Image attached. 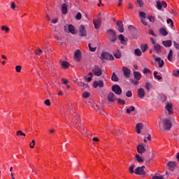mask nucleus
<instances>
[{"label": "nucleus", "instance_id": "obj_61", "mask_svg": "<svg viewBox=\"0 0 179 179\" xmlns=\"http://www.w3.org/2000/svg\"><path fill=\"white\" fill-rule=\"evenodd\" d=\"M145 137L146 139H148V141H151L152 139V136L150 134H148Z\"/></svg>", "mask_w": 179, "mask_h": 179}, {"label": "nucleus", "instance_id": "obj_46", "mask_svg": "<svg viewBox=\"0 0 179 179\" xmlns=\"http://www.w3.org/2000/svg\"><path fill=\"white\" fill-rule=\"evenodd\" d=\"M116 100L119 104H125V101H124L123 99L118 98L116 99Z\"/></svg>", "mask_w": 179, "mask_h": 179}, {"label": "nucleus", "instance_id": "obj_29", "mask_svg": "<svg viewBox=\"0 0 179 179\" xmlns=\"http://www.w3.org/2000/svg\"><path fill=\"white\" fill-rule=\"evenodd\" d=\"M145 88L146 89V90H148V92H150V89L152 88V83L146 82Z\"/></svg>", "mask_w": 179, "mask_h": 179}, {"label": "nucleus", "instance_id": "obj_12", "mask_svg": "<svg viewBox=\"0 0 179 179\" xmlns=\"http://www.w3.org/2000/svg\"><path fill=\"white\" fill-rule=\"evenodd\" d=\"M93 23L95 29H100V26H101V19L98 18L97 20H94Z\"/></svg>", "mask_w": 179, "mask_h": 179}, {"label": "nucleus", "instance_id": "obj_28", "mask_svg": "<svg viewBox=\"0 0 179 179\" xmlns=\"http://www.w3.org/2000/svg\"><path fill=\"white\" fill-rule=\"evenodd\" d=\"M136 160H137L138 163H143L145 162L143 157H140L139 155H136Z\"/></svg>", "mask_w": 179, "mask_h": 179}, {"label": "nucleus", "instance_id": "obj_11", "mask_svg": "<svg viewBox=\"0 0 179 179\" xmlns=\"http://www.w3.org/2000/svg\"><path fill=\"white\" fill-rule=\"evenodd\" d=\"M117 100V98L115 97V94L113 92H110L108 94V101H110V103H114Z\"/></svg>", "mask_w": 179, "mask_h": 179}, {"label": "nucleus", "instance_id": "obj_52", "mask_svg": "<svg viewBox=\"0 0 179 179\" xmlns=\"http://www.w3.org/2000/svg\"><path fill=\"white\" fill-rule=\"evenodd\" d=\"M1 30L8 32V31H9V27H6L5 25L2 26L1 27Z\"/></svg>", "mask_w": 179, "mask_h": 179}, {"label": "nucleus", "instance_id": "obj_7", "mask_svg": "<svg viewBox=\"0 0 179 179\" xmlns=\"http://www.w3.org/2000/svg\"><path fill=\"white\" fill-rule=\"evenodd\" d=\"M112 90L115 93V94H122V90L121 89V87L118 85H115L112 87Z\"/></svg>", "mask_w": 179, "mask_h": 179}, {"label": "nucleus", "instance_id": "obj_37", "mask_svg": "<svg viewBox=\"0 0 179 179\" xmlns=\"http://www.w3.org/2000/svg\"><path fill=\"white\" fill-rule=\"evenodd\" d=\"M154 78L157 79V80H162V76H157V71L154 72Z\"/></svg>", "mask_w": 179, "mask_h": 179}, {"label": "nucleus", "instance_id": "obj_38", "mask_svg": "<svg viewBox=\"0 0 179 179\" xmlns=\"http://www.w3.org/2000/svg\"><path fill=\"white\" fill-rule=\"evenodd\" d=\"M88 47H89L90 51H91V52H94L97 48L96 47H94V48L92 47V44H90V43H89Z\"/></svg>", "mask_w": 179, "mask_h": 179}, {"label": "nucleus", "instance_id": "obj_47", "mask_svg": "<svg viewBox=\"0 0 179 179\" xmlns=\"http://www.w3.org/2000/svg\"><path fill=\"white\" fill-rule=\"evenodd\" d=\"M76 19L77 20H80V19H82V13H78L77 15H76Z\"/></svg>", "mask_w": 179, "mask_h": 179}, {"label": "nucleus", "instance_id": "obj_21", "mask_svg": "<svg viewBox=\"0 0 179 179\" xmlns=\"http://www.w3.org/2000/svg\"><path fill=\"white\" fill-rule=\"evenodd\" d=\"M133 75L136 80H141V78H142V74H141V73H139L138 71H134L133 73Z\"/></svg>", "mask_w": 179, "mask_h": 179}, {"label": "nucleus", "instance_id": "obj_14", "mask_svg": "<svg viewBox=\"0 0 179 179\" xmlns=\"http://www.w3.org/2000/svg\"><path fill=\"white\" fill-rule=\"evenodd\" d=\"M94 87L96 89V87H103L104 86V83L103 80L94 81L93 83Z\"/></svg>", "mask_w": 179, "mask_h": 179}, {"label": "nucleus", "instance_id": "obj_31", "mask_svg": "<svg viewBox=\"0 0 179 179\" xmlns=\"http://www.w3.org/2000/svg\"><path fill=\"white\" fill-rule=\"evenodd\" d=\"M111 80H113V82H118V76H117V74H115V73H113Z\"/></svg>", "mask_w": 179, "mask_h": 179}, {"label": "nucleus", "instance_id": "obj_26", "mask_svg": "<svg viewBox=\"0 0 179 179\" xmlns=\"http://www.w3.org/2000/svg\"><path fill=\"white\" fill-rule=\"evenodd\" d=\"M113 55H114L115 58L120 59V58H121V52H120V50H117L113 52Z\"/></svg>", "mask_w": 179, "mask_h": 179}, {"label": "nucleus", "instance_id": "obj_57", "mask_svg": "<svg viewBox=\"0 0 179 179\" xmlns=\"http://www.w3.org/2000/svg\"><path fill=\"white\" fill-rule=\"evenodd\" d=\"M31 143H33V145H31ZM31 143H30L29 146L31 149L34 148V145H36V141L34 140H32Z\"/></svg>", "mask_w": 179, "mask_h": 179}, {"label": "nucleus", "instance_id": "obj_64", "mask_svg": "<svg viewBox=\"0 0 179 179\" xmlns=\"http://www.w3.org/2000/svg\"><path fill=\"white\" fill-rule=\"evenodd\" d=\"M162 7L167 8V3H166V1H163L162 2Z\"/></svg>", "mask_w": 179, "mask_h": 179}, {"label": "nucleus", "instance_id": "obj_53", "mask_svg": "<svg viewBox=\"0 0 179 179\" xmlns=\"http://www.w3.org/2000/svg\"><path fill=\"white\" fill-rule=\"evenodd\" d=\"M173 75V76H176V78L178 77L179 76V70H176V71L174 70Z\"/></svg>", "mask_w": 179, "mask_h": 179}, {"label": "nucleus", "instance_id": "obj_34", "mask_svg": "<svg viewBox=\"0 0 179 179\" xmlns=\"http://www.w3.org/2000/svg\"><path fill=\"white\" fill-rule=\"evenodd\" d=\"M135 169V165L131 164L129 168V171L130 173V174H134V173H135V171H134V169Z\"/></svg>", "mask_w": 179, "mask_h": 179}, {"label": "nucleus", "instance_id": "obj_10", "mask_svg": "<svg viewBox=\"0 0 179 179\" xmlns=\"http://www.w3.org/2000/svg\"><path fill=\"white\" fill-rule=\"evenodd\" d=\"M79 31H80V36L81 37H86L87 33L86 32V29H85L84 25H80V26Z\"/></svg>", "mask_w": 179, "mask_h": 179}, {"label": "nucleus", "instance_id": "obj_17", "mask_svg": "<svg viewBox=\"0 0 179 179\" xmlns=\"http://www.w3.org/2000/svg\"><path fill=\"white\" fill-rule=\"evenodd\" d=\"M122 71L126 78H129V75H131V70L124 66L122 68Z\"/></svg>", "mask_w": 179, "mask_h": 179}, {"label": "nucleus", "instance_id": "obj_55", "mask_svg": "<svg viewBox=\"0 0 179 179\" xmlns=\"http://www.w3.org/2000/svg\"><path fill=\"white\" fill-rule=\"evenodd\" d=\"M141 22H142L143 24H144L145 26H148V22H146V18H141Z\"/></svg>", "mask_w": 179, "mask_h": 179}, {"label": "nucleus", "instance_id": "obj_20", "mask_svg": "<svg viewBox=\"0 0 179 179\" xmlns=\"http://www.w3.org/2000/svg\"><path fill=\"white\" fill-rule=\"evenodd\" d=\"M166 110L169 112V115H171L173 114V105H171V103H167Z\"/></svg>", "mask_w": 179, "mask_h": 179}, {"label": "nucleus", "instance_id": "obj_22", "mask_svg": "<svg viewBox=\"0 0 179 179\" xmlns=\"http://www.w3.org/2000/svg\"><path fill=\"white\" fill-rule=\"evenodd\" d=\"M118 40H120L121 44H127V39L124 37V35L120 34L118 36Z\"/></svg>", "mask_w": 179, "mask_h": 179}, {"label": "nucleus", "instance_id": "obj_6", "mask_svg": "<svg viewBox=\"0 0 179 179\" xmlns=\"http://www.w3.org/2000/svg\"><path fill=\"white\" fill-rule=\"evenodd\" d=\"M101 57L102 58H103L104 59H107L108 61H114V56L107 52H104L103 53H102Z\"/></svg>", "mask_w": 179, "mask_h": 179}, {"label": "nucleus", "instance_id": "obj_2", "mask_svg": "<svg viewBox=\"0 0 179 179\" xmlns=\"http://www.w3.org/2000/svg\"><path fill=\"white\" fill-rule=\"evenodd\" d=\"M107 33L108 34V38L110 43H115V41L117 40V33H115V31L113 29H108Z\"/></svg>", "mask_w": 179, "mask_h": 179}, {"label": "nucleus", "instance_id": "obj_9", "mask_svg": "<svg viewBox=\"0 0 179 179\" xmlns=\"http://www.w3.org/2000/svg\"><path fill=\"white\" fill-rule=\"evenodd\" d=\"M82 52L79 50H77L74 52V59L76 61V62L80 61V58H82Z\"/></svg>", "mask_w": 179, "mask_h": 179}, {"label": "nucleus", "instance_id": "obj_15", "mask_svg": "<svg viewBox=\"0 0 179 179\" xmlns=\"http://www.w3.org/2000/svg\"><path fill=\"white\" fill-rule=\"evenodd\" d=\"M116 24L120 33H124V24L122 22V21H117Z\"/></svg>", "mask_w": 179, "mask_h": 179}, {"label": "nucleus", "instance_id": "obj_50", "mask_svg": "<svg viewBox=\"0 0 179 179\" xmlns=\"http://www.w3.org/2000/svg\"><path fill=\"white\" fill-rule=\"evenodd\" d=\"M149 34L153 36L154 37H157V35L155 34V32L152 29H149L148 31Z\"/></svg>", "mask_w": 179, "mask_h": 179}, {"label": "nucleus", "instance_id": "obj_39", "mask_svg": "<svg viewBox=\"0 0 179 179\" xmlns=\"http://www.w3.org/2000/svg\"><path fill=\"white\" fill-rule=\"evenodd\" d=\"M166 22L168 24H171V27H174V22H173V20L169 18L166 20Z\"/></svg>", "mask_w": 179, "mask_h": 179}, {"label": "nucleus", "instance_id": "obj_56", "mask_svg": "<svg viewBox=\"0 0 179 179\" xmlns=\"http://www.w3.org/2000/svg\"><path fill=\"white\" fill-rule=\"evenodd\" d=\"M143 73H145V74H146V73H150V71L149 70V69H148V68H145L144 69H143Z\"/></svg>", "mask_w": 179, "mask_h": 179}, {"label": "nucleus", "instance_id": "obj_42", "mask_svg": "<svg viewBox=\"0 0 179 179\" xmlns=\"http://www.w3.org/2000/svg\"><path fill=\"white\" fill-rule=\"evenodd\" d=\"M90 96V94L87 92H85L83 94V99H89Z\"/></svg>", "mask_w": 179, "mask_h": 179}, {"label": "nucleus", "instance_id": "obj_35", "mask_svg": "<svg viewBox=\"0 0 179 179\" xmlns=\"http://www.w3.org/2000/svg\"><path fill=\"white\" fill-rule=\"evenodd\" d=\"M167 58L169 61H171L173 59V50H169Z\"/></svg>", "mask_w": 179, "mask_h": 179}, {"label": "nucleus", "instance_id": "obj_45", "mask_svg": "<svg viewBox=\"0 0 179 179\" xmlns=\"http://www.w3.org/2000/svg\"><path fill=\"white\" fill-rule=\"evenodd\" d=\"M141 50L143 51V52H145L146 51V50H148V44L141 45Z\"/></svg>", "mask_w": 179, "mask_h": 179}, {"label": "nucleus", "instance_id": "obj_13", "mask_svg": "<svg viewBox=\"0 0 179 179\" xmlns=\"http://www.w3.org/2000/svg\"><path fill=\"white\" fill-rule=\"evenodd\" d=\"M154 59H155V61H156V62H158L159 68H163V66H164V61H163L162 58L156 57L154 56Z\"/></svg>", "mask_w": 179, "mask_h": 179}, {"label": "nucleus", "instance_id": "obj_36", "mask_svg": "<svg viewBox=\"0 0 179 179\" xmlns=\"http://www.w3.org/2000/svg\"><path fill=\"white\" fill-rule=\"evenodd\" d=\"M127 114H131V112L135 111V107L134 106H130L129 108L126 110Z\"/></svg>", "mask_w": 179, "mask_h": 179}, {"label": "nucleus", "instance_id": "obj_25", "mask_svg": "<svg viewBox=\"0 0 179 179\" xmlns=\"http://www.w3.org/2000/svg\"><path fill=\"white\" fill-rule=\"evenodd\" d=\"M163 45H164V47L169 48V47H171L172 45V42L171 41H164L162 42Z\"/></svg>", "mask_w": 179, "mask_h": 179}, {"label": "nucleus", "instance_id": "obj_23", "mask_svg": "<svg viewBox=\"0 0 179 179\" xmlns=\"http://www.w3.org/2000/svg\"><path fill=\"white\" fill-rule=\"evenodd\" d=\"M68 12V6L66 5V3H63L62 5V13H63V15L66 14V13Z\"/></svg>", "mask_w": 179, "mask_h": 179}, {"label": "nucleus", "instance_id": "obj_4", "mask_svg": "<svg viewBox=\"0 0 179 179\" xmlns=\"http://www.w3.org/2000/svg\"><path fill=\"white\" fill-rule=\"evenodd\" d=\"M92 73L95 76H101V73H103V71L101 70V68H100L99 66H95L92 69Z\"/></svg>", "mask_w": 179, "mask_h": 179}, {"label": "nucleus", "instance_id": "obj_5", "mask_svg": "<svg viewBox=\"0 0 179 179\" xmlns=\"http://www.w3.org/2000/svg\"><path fill=\"white\" fill-rule=\"evenodd\" d=\"M64 31H66V33H71V34H76L75 27L72 24H69L68 27L64 26Z\"/></svg>", "mask_w": 179, "mask_h": 179}, {"label": "nucleus", "instance_id": "obj_49", "mask_svg": "<svg viewBox=\"0 0 179 179\" xmlns=\"http://www.w3.org/2000/svg\"><path fill=\"white\" fill-rule=\"evenodd\" d=\"M137 3H138L140 8H143V0H137Z\"/></svg>", "mask_w": 179, "mask_h": 179}, {"label": "nucleus", "instance_id": "obj_27", "mask_svg": "<svg viewBox=\"0 0 179 179\" xmlns=\"http://www.w3.org/2000/svg\"><path fill=\"white\" fill-rule=\"evenodd\" d=\"M159 33L162 35V36H167V34H169V32H167V30H166V29H164V27L161 28L159 29Z\"/></svg>", "mask_w": 179, "mask_h": 179}, {"label": "nucleus", "instance_id": "obj_43", "mask_svg": "<svg viewBox=\"0 0 179 179\" xmlns=\"http://www.w3.org/2000/svg\"><path fill=\"white\" fill-rule=\"evenodd\" d=\"M78 86H79L80 87H83V86H87V84H85L83 82L79 81L77 83Z\"/></svg>", "mask_w": 179, "mask_h": 179}, {"label": "nucleus", "instance_id": "obj_40", "mask_svg": "<svg viewBox=\"0 0 179 179\" xmlns=\"http://www.w3.org/2000/svg\"><path fill=\"white\" fill-rule=\"evenodd\" d=\"M140 17H142L141 19H146V13L145 12L141 11L139 13Z\"/></svg>", "mask_w": 179, "mask_h": 179}, {"label": "nucleus", "instance_id": "obj_41", "mask_svg": "<svg viewBox=\"0 0 179 179\" xmlns=\"http://www.w3.org/2000/svg\"><path fill=\"white\" fill-rule=\"evenodd\" d=\"M17 136H26V134L23 133L22 131H17L16 133Z\"/></svg>", "mask_w": 179, "mask_h": 179}, {"label": "nucleus", "instance_id": "obj_59", "mask_svg": "<svg viewBox=\"0 0 179 179\" xmlns=\"http://www.w3.org/2000/svg\"><path fill=\"white\" fill-rule=\"evenodd\" d=\"M173 45H174L175 48H176V50H179V44L177 43V42L173 41Z\"/></svg>", "mask_w": 179, "mask_h": 179}, {"label": "nucleus", "instance_id": "obj_1", "mask_svg": "<svg viewBox=\"0 0 179 179\" xmlns=\"http://www.w3.org/2000/svg\"><path fill=\"white\" fill-rule=\"evenodd\" d=\"M158 124L159 128L161 131H163V129H171V127L173 126L171 121L167 118H165L164 120L160 119V121L158 122Z\"/></svg>", "mask_w": 179, "mask_h": 179}, {"label": "nucleus", "instance_id": "obj_16", "mask_svg": "<svg viewBox=\"0 0 179 179\" xmlns=\"http://www.w3.org/2000/svg\"><path fill=\"white\" fill-rule=\"evenodd\" d=\"M145 90H143V88H139L138 90V96L139 97V99H143L145 97Z\"/></svg>", "mask_w": 179, "mask_h": 179}, {"label": "nucleus", "instance_id": "obj_18", "mask_svg": "<svg viewBox=\"0 0 179 179\" xmlns=\"http://www.w3.org/2000/svg\"><path fill=\"white\" fill-rule=\"evenodd\" d=\"M155 51H156L157 54H160L162 52V49L163 46L160 45L159 43H157L155 45L153 46Z\"/></svg>", "mask_w": 179, "mask_h": 179}, {"label": "nucleus", "instance_id": "obj_51", "mask_svg": "<svg viewBox=\"0 0 179 179\" xmlns=\"http://www.w3.org/2000/svg\"><path fill=\"white\" fill-rule=\"evenodd\" d=\"M126 96L127 97H132V92H131V90H128L126 92Z\"/></svg>", "mask_w": 179, "mask_h": 179}, {"label": "nucleus", "instance_id": "obj_54", "mask_svg": "<svg viewBox=\"0 0 179 179\" xmlns=\"http://www.w3.org/2000/svg\"><path fill=\"white\" fill-rule=\"evenodd\" d=\"M44 104H45V106H51V102L50 101V99H46L44 101Z\"/></svg>", "mask_w": 179, "mask_h": 179}, {"label": "nucleus", "instance_id": "obj_33", "mask_svg": "<svg viewBox=\"0 0 179 179\" xmlns=\"http://www.w3.org/2000/svg\"><path fill=\"white\" fill-rule=\"evenodd\" d=\"M62 66L63 68H64V69H68L69 66V62L63 61V62H62Z\"/></svg>", "mask_w": 179, "mask_h": 179}, {"label": "nucleus", "instance_id": "obj_32", "mask_svg": "<svg viewBox=\"0 0 179 179\" xmlns=\"http://www.w3.org/2000/svg\"><path fill=\"white\" fill-rule=\"evenodd\" d=\"M134 54L137 57H141V55H142V51H141V49L137 48V49L134 50Z\"/></svg>", "mask_w": 179, "mask_h": 179}, {"label": "nucleus", "instance_id": "obj_63", "mask_svg": "<svg viewBox=\"0 0 179 179\" xmlns=\"http://www.w3.org/2000/svg\"><path fill=\"white\" fill-rule=\"evenodd\" d=\"M150 41L152 42L153 45H155L157 44V43H156V41H155V38H150Z\"/></svg>", "mask_w": 179, "mask_h": 179}, {"label": "nucleus", "instance_id": "obj_48", "mask_svg": "<svg viewBox=\"0 0 179 179\" xmlns=\"http://www.w3.org/2000/svg\"><path fill=\"white\" fill-rule=\"evenodd\" d=\"M15 71L16 72H17L18 73H20V71H22V66L18 65L15 67Z\"/></svg>", "mask_w": 179, "mask_h": 179}, {"label": "nucleus", "instance_id": "obj_58", "mask_svg": "<svg viewBox=\"0 0 179 179\" xmlns=\"http://www.w3.org/2000/svg\"><path fill=\"white\" fill-rule=\"evenodd\" d=\"M152 179H164V178L163 176H152Z\"/></svg>", "mask_w": 179, "mask_h": 179}, {"label": "nucleus", "instance_id": "obj_24", "mask_svg": "<svg viewBox=\"0 0 179 179\" xmlns=\"http://www.w3.org/2000/svg\"><path fill=\"white\" fill-rule=\"evenodd\" d=\"M142 128H143V124L142 123H138L136 125V131L137 134H141V129H142Z\"/></svg>", "mask_w": 179, "mask_h": 179}, {"label": "nucleus", "instance_id": "obj_3", "mask_svg": "<svg viewBox=\"0 0 179 179\" xmlns=\"http://www.w3.org/2000/svg\"><path fill=\"white\" fill-rule=\"evenodd\" d=\"M145 169H146L145 166L137 167L134 171V174H136V176H145L146 174Z\"/></svg>", "mask_w": 179, "mask_h": 179}, {"label": "nucleus", "instance_id": "obj_62", "mask_svg": "<svg viewBox=\"0 0 179 179\" xmlns=\"http://www.w3.org/2000/svg\"><path fill=\"white\" fill-rule=\"evenodd\" d=\"M11 9H15L16 8V4H15V2L12 1L10 4Z\"/></svg>", "mask_w": 179, "mask_h": 179}, {"label": "nucleus", "instance_id": "obj_60", "mask_svg": "<svg viewBox=\"0 0 179 179\" xmlns=\"http://www.w3.org/2000/svg\"><path fill=\"white\" fill-rule=\"evenodd\" d=\"M148 20H150V22H155V17L153 16H149L148 17Z\"/></svg>", "mask_w": 179, "mask_h": 179}, {"label": "nucleus", "instance_id": "obj_8", "mask_svg": "<svg viewBox=\"0 0 179 179\" xmlns=\"http://www.w3.org/2000/svg\"><path fill=\"white\" fill-rule=\"evenodd\" d=\"M168 170H170V171H174V169L177 167V162L170 161L167 163Z\"/></svg>", "mask_w": 179, "mask_h": 179}, {"label": "nucleus", "instance_id": "obj_44", "mask_svg": "<svg viewBox=\"0 0 179 179\" xmlns=\"http://www.w3.org/2000/svg\"><path fill=\"white\" fill-rule=\"evenodd\" d=\"M131 83H132V85H134L135 86H136V85H139V80H130Z\"/></svg>", "mask_w": 179, "mask_h": 179}, {"label": "nucleus", "instance_id": "obj_30", "mask_svg": "<svg viewBox=\"0 0 179 179\" xmlns=\"http://www.w3.org/2000/svg\"><path fill=\"white\" fill-rule=\"evenodd\" d=\"M156 8L159 10H162V8H163V5H162V2L160 1H156Z\"/></svg>", "mask_w": 179, "mask_h": 179}, {"label": "nucleus", "instance_id": "obj_19", "mask_svg": "<svg viewBox=\"0 0 179 179\" xmlns=\"http://www.w3.org/2000/svg\"><path fill=\"white\" fill-rule=\"evenodd\" d=\"M137 152L138 153H141L142 155V153H145V152H146V148H145L143 145H139L137 146Z\"/></svg>", "mask_w": 179, "mask_h": 179}]
</instances>
